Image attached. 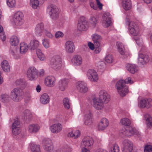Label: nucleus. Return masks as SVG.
<instances>
[{"instance_id": "obj_54", "label": "nucleus", "mask_w": 152, "mask_h": 152, "mask_svg": "<svg viewBox=\"0 0 152 152\" xmlns=\"http://www.w3.org/2000/svg\"><path fill=\"white\" fill-rule=\"evenodd\" d=\"M146 107L148 108L152 106V99L150 98L146 99Z\"/></svg>"}, {"instance_id": "obj_57", "label": "nucleus", "mask_w": 152, "mask_h": 152, "mask_svg": "<svg viewBox=\"0 0 152 152\" xmlns=\"http://www.w3.org/2000/svg\"><path fill=\"white\" fill-rule=\"evenodd\" d=\"M14 126L15 128H16L17 127H18L19 128H20V122L18 120H16L14 121V122L12 124V127H13V126Z\"/></svg>"}, {"instance_id": "obj_26", "label": "nucleus", "mask_w": 152, "mask_h": 152, "mask_svg": "<svg viewBox=\"0 0 152 152\" xmlns=\"http://www.w3.org/2000/svg\"><path fill=\"white\" fill-rule=\"evenodd\" d=\"M44 29L43 23H41L37 24L35 29V33L37 36H39L42 35Z\"/></svg>"}, {"instance_id": "obj_44", "label": "nucleus", "mask_w": 152, "mask_h": 152, "mask_svg": "<svg viewBox=\"0 0 152 152\" xmlns=\"http://www.w3.org/2000/svg\"><path fill=\"white\" fill-rule=\"evenodd\" d=\"M120 151L118 145L116 144H113L110 148V152H119Z\"/></svg>"}, {"instance_id": "obj_7", "label": "nucleus", "mask_w": 152, "mask_h": 152, "mask_svg": "<svg viewBox=\"0 0 152 152\" xmlns=\"http://www.w3.org/2000/svg\"><path fill=\"white\" fill-rule=\"evenodd\" d=\"M51 65L54 69L56 70L60 69L62 65L61 58L58 56L53 57L51 60Z\"/></svg>"}, {"instance_id": "obj_47", "label": "nucleus", "mask_w": 152, "mask_h": 152, "mask_svg": "<svg viewBox=\"0 0 152 152\" xmlns=\"http://www.w3.org/2000/svg\"><path fill=\"white\" fill-rule=\"evenodd\" d=\"M14 126L13 127H12V132L14 135H16L20 132V128H18V127L15 128Z\"/></svg>"}, {"instance_id": "obj_35", "label": "nucleus", "mask_w": 152, "mask_h": 152, "mask_svg": "<svg viewBox=\"0 0 152 152\" xmlns=\"http://www.w3.org/2000/svg\"><path fill=\"white\" fill-rule=\"evenodd\" d=\"M39 42L37 40H32L30 43L31 49L34 50L39 46Z\"/></svg>"}, {"instance_id": "obj_37", "label": "nucleus", "mask_w": 152, "mask_h": 152, "mask_svg": "<svg viewBox=\"0 0 152 152\" xmlns=\"http://www.w3.org/2000/svg\"><path fill=\"white\" fill-rule=\"evenodd\" d=\"M134 39L136 41L137 45L140 47V48H141V51L144 52L145 47L143 45V42L142 39L135 37L134 38Z\"/></svg>"}, {"instance_id": "obj_19", "label": "nucleus", "mask_w": 152, "mask_h": 152, "mask_svg": "<svg viewBox=\"0 0 152 152\" xmlns=\"http://www.w3.org/2000/svg\"><path fill=\"white\" fill-rule=\"evenodd\" d=\"M64 48L66 52L68 53H72L75 50V47L74 43L71 41H68L66 42Z\"/></svg>"}, {"instance_id": "obj_52", "label": "nucleus", "mask_w": 152, "mask_h": 152, "mask_svg": "<svg viewBox=\"0 0 152 152\" xmlns=\"http://www.w3.org/2000/svg\"><path fill=\"white\" fill-rule=\"evenodd\" d=\"M62 150L63 151V152H71L72 148L70 146L66 145L63 147Z\"/></svg>"}, {"instance_id": "obj_4", "label": "nucleus", "mask_w": 152, "mask_h": 152, "mask_svg": "<svg viewBox=\"0 0 152 152\" xmlns=\"http://www.w3.org/2000/svg\"><path fill=\"white\" fill-rule=\"evenodd\" d=\"M126 24L128 26V30L132 35L136 36L138 35L140 29L137 24L133 21H130L126 19Z\"/></svg>"}, {"instance_id": "obj_64", "label": "nucleus", "mask_w": 152, "mask_h": 152, "mask_svg": "<svg viewBox=\"0 0 152 152\" xmlns=\"http://www.w3.org/2000/svg\"><path fill=\"white\" fill-rule=\"evenodd\" d=\"M74 132L75 138H77L80 136V132L79 130H77L76 131H74Z\"/></svg>"}, {"instance_id": "obj_17", "label": "nucleus", "mask_w": 152, "mask_h": 152, "mask_svg": "<svg viewBox=\"0 0 152 152\" xmlns=\"http://www.w3.org/2000/svg\"><path fill=\"white\" fill-rule=\"evenodd\" d=\"M76 88L80 92L84 93L88 91L87 84L83 81H79L76 84Z\"/></svg>"}, {"instance_id": "obj_9", "label": "nucleus", "mask_w": 152, "mask_h": 152, "mask_svg": "<svg viewBox=\"0 0 152 152\" xmlns=\"http://www.w3.org/2000/svg\"><path fill=\"white\" fill-rule=\"evenodd\" d=\"M122 152H132L133 148L132 142L128 140H125L122 142Z\"/></svg>"}, {"instance_id": "obj_2", "label": "nucleus", "mask_w": 152, "mask_h": 152, "mask_svg": "<svg viewBox=\"0 0 152 152\" xmlns=\"http://www.w3.org/2000/svg\"><path fill=\"white\" fill-rule=\"evenodd\" d=\"M22 12L20 11L17 12L11 20L13 25L16 27L22 26L24 22Z\"/></svg>"}, {"instance_id": "obj_27", "label": "nucleus", "mask_w": 152, "mask_h": 152, "mask_svg": "<svg viewBox=\"0 0 152 152\" xmlns=\"http://www.w3.org/2000/svg\"><path fill=\"white\" fill-rule=\"evenodd\" d=\"M40 129V126L37 124L29 125L28 127V130L30 133H36Z\"/></svg>"}, {"instance_id": "obj_41", "label": "nucleus", "mask_w": 152, "mask_h": 152, "mask_svg": "<svg viewBox=\"0 0 152 152\" xmlns=\"http://www.w3.org/2000/svg\"><path fill=\"white\" fill-rule=\"evenodd\" d=\"M63 104L64 108L66 109H69L70 107V104L69 99L66 98H64L63 100Z\"/></svg>"}, {"instance_id": "obj_53", "label": "nucleus", "mask_w": 152, "mask_h": 152, "mask_svg": "<svg viewBox=\"0 0 152 152\" xmlns=\"http://www.w3.org/2000/svg\"><path fill=\"white\" fill-rule=\"evenodd\" d=\"M146 99H143L140 101L139 104L141 107L144 108L146 107Z\"/></svg>"}, {"instance_id": "obj_58", "label": "nucleus", "mask_w": 152, "mask_h": 152, "mask_svg": "<svg viewBox=\"0 0 152 152\" xmlns=\"http://www.w3.org/2000/svg\"><path fill=\"white\" fill-rule=\"evenodd\" d=\"M45 35L47 37L50 38H52L53 37V35L50 33V32L47 30H45Z\"/></svg>"}, {"instance_id": "obj_22", "label": "nucleus", "mask_w": 152, "mask_h": 152, "mask_svg": "<svg viewBox=\"0 0 152 152\" xmlns=\"http://www.w3.org/2000/svg\"><path fill=\"white\" fill-rule=\"evenodd\" d=\"M91 37L94 44L99 47L102 40L101 36L97 34H94L92 35Z\"/></svg>"}, {"instance_id": "obj_55", "label": "nucleus", "mask_w": 152, "mask_h": 152, "mask_svg": "<svg viewBox=\"0 0 152 152\" xmlns=\"http://www.w3.org/2000/svg\"><path fill=\"white\" fill-rule=\"evenodd\" d=\"M1 98L2 101L3 102H7L9 99V95L6 94H4L1 95Z\"/></svg>"}, {"instance_id": "obj_62", "label": "nucleus", "mask_w": 152, "mask_h": 152, "mask_svg": "<svg viewBox=\"0 0 152 152\" xmlns=\"http://www.w3.org/2000/svg\"><path fill=\"white\" fill-rule=\"evenodd\" d=\"M88 46L89 48L91 50H93L94 49V44L90 42H88Z\"/></svg>"}, {"instance_id": "obj_51", "label": "nucleus", "mask_w": 152, "mask_h": 152, "mask_svg": "<svg viewBox=\"0 0 152 152\" xmlns=\"http://www.w3.org/2000/svg\"><path fill=\"white\" fill-rule=\"evenodd\" d=\"M42 44L46 48L49 47V41L48 39H45L42 40Z\"/></svg>"}, {"instance_id": "obj_12", "label": "nucleus", "mask_w": 152, "mask_h": 152, "mask_svg": "<svg viewBox=\"0 0 152 152\" xmlns=\"http://www.w3.org/2000/svg\"><path fill=\"white\" fill-rule=\"evenodd\" d=\"M104 103L98 97H95L92 99V105L97 110H101L104 107Z\"/></svg>"}, {"instance_id": "obj_32", "label": "nucleus", "mask_w": 152, "mask_h": 152, "mask_svg": "<svg viewBox=\"0 0 152 152\" xmlns=\"http://www.w3.org/2000/svg\"><path fill=\"white\" fill-rule=\"evenodd\" d=\"M122 4L123 8L126 10H129L131 8V4L130 0H123Z\"/></svg>"}, {"instance_id": "obj_5", "label": "nucleus", "mask_w": 152, "mask_h": 152, "mask_svg": "<svg viewBox=\"0 0 152 152\" xmlns=\"http://www.w3.org/2000/svg\"><path fill=\"white\" fill-rule=\"evenodd\" d=\"M47 11L50 15L51 18L53 20H56L58 18L59 10L56 5L53 4L50 5L48 7Z\"/></svg>"}, {"instance_id": "obj_23", "label": "nucleus", "mask_w": 152, "mask_h": 152, "mask_svg": "<svg viewBox=\"0 0 152 152\" xmlns=\"http://www.w3.org/2000/svg\"><path fill=\"white\" fill-rule=\"evenodd\" d=\"M109 125V121L106 118H104L101 119L98 125V129L100 130L104 129Z\"/></svg>"}, {"instance_id": "obj_8", "label": "nucleus", "mask_w": 152, "mask_h": 152, "mask_svg": "<svg viewBox=\"0 0 152 152\" xmlns=\"http://www.w3.org/2000/svg\"><path fill=\"white\" fill-rule=\"evenodd\" d=\"M38 72L37 69L34 67L29 68L27 72L28 78L31 80L36 79L38 77Z\"/></svg>"}, {"instance_id": "obj_50", "label": "nucleus", "mask_w": 152, "mask_h": 152, "mask_svg": "<svg viewBox=\"0 0 152 152\" xmlns=\"http://www.w3.org/2000/svg\"><path fill=\"white\" fill-rule=\"evenodd\" d=\"M90 22L92 25V26L94 27L96 24V20L95 18L94 17H91L90 19Z\"/></svg>"}, {"instance_id": "obj_48", "label": "nucleus", "mask_w": 152, "mask_h": 152, "mask_svg": "<svg viewBox=\"0 0 152 152\" xmlns=\"http://www.w3.org/2000/svg\"><path fill=\"white\" fill-rule=\"evenodd\" d=\"M105 61L108 63H111L114 61L112 55H107L105 57Z\"/></svg>"}, {"instance_id": "obj_30", "label": "nucleus", "mask_w": 152, "mask_h": 152, "mask_svg": "<svg viewBox=\"0 0 152 152\" xmlns=\"http://www.w3.org/2000/svg\"><path fill=\"white\" fill-rule=\"evenodd\" d=\"M49 96L47 94L44 93L41 95L40 97V102L42 104H47L49 102Z\"/></svg>"}, {"instance_id": "obj_13", "label": "nucleus", "mask_w": 152, "mask_h": 152, "mask_svg": "<svg viewBox=\"0 0 152 152\" xmlns=\"http://www.w3.org/2000/svg\"><path fill=\"white\" fill-rule=\"evenodd\" d=\"M88 79L91 81L97 82L98 80L99 77L97 72L93 69L88 70L87 74Z\"/></svg>"}, {"instance_id": "obj_43", "label": "nucleus", "mask_w": 152, "mask_h": 152, "mask_svg": "<svg viewBox=\"0 0 152 152\" xmlns=\"http://www.w3.org/2000/svg\"><path fill=\"white\" fill-rule=\"evenodd\" d=\"M120 122L122 125L127 126H129L131 123V121L130 120L127 118L121 119Z\"/></svg>"}, {"instance_id": "obj_24", "label": "nucleus", "mask_w": 152, "mask_h": 152, "mask_svg": "<svg viewBox=\"0 0 152 152\" xmlns=\"http://www.w3.org/2000/svg\"><path fill=\"white\" fill-rule=\"evenodd\" d=\"M84 124L86 125H90L91 124L92 121L91 114L90 111L86 112L84 117Z\"/></svg>"}, {"instance_id": "obj_63", "label": "nucleus", "mask_w": 152, "mask_h": 152, "mask_svg": "<svg viewBox=\"0 0 152 152\" xmlns=\"http://www.w3.org/2000/svg\"><path fill=\"white\" fill-rule=\"evenodd\" d=\"M95 152H108V151L105 149L99 148L96 149Z\"/></svg>"}, {"instance_id": "obj_21", "label": "nucleus", "mask_w": 152, "mask_h": 152, "mask_svg": "<svg viewBox=\"0 0 152 152\" xmlns=\"http://www.w3.org/2000/svg\"><path fill=\"white\" fill-rule=\"evenodd\" d=\"M56 79L53 76L48 77L45 80V84L46 85L50 87L54 86L55 84Z\"/></svg>"}, {"instance_id": "obj_45", "label": "nucleus", "mask_w": 152, "mask_h": 152, "mask_svg": "<svg viewBox=\"0 0 152 152\" xmlns=\"http://www.w3.org/2000/svg\"><path fill=\"white\" fill-rule=\"evenodd\" d=\"M39 0H30V4L34 9H36L39 5Z\"/></svg>"}, {"instance_id": "obj_39", "label": "nucleus", "mask_w": 152, "mask_h": 152, "mask_svg": "<svg viewBox=\"0 0 152 152\" xmlns=\"http://www.w3.org/2000/svg\"><path fill=\"white\" fill-rule=\"evenodd\" d=\"M30 148L32 152H41L39 145L31 143L30 144Z\"/></svg>"}, {"instance_id": "obj_11", "label": "nucleus", "mask_w": 152, "mask_h": 152, "mask_svg": "<svg viewBox=\"0 0 152 152\" xmlns=\"http://www.w3.org/2000/svg\"><path fill=\"white\" fill-rule=\"evenodd\" d=\"M112 19L109 13H105L102 16V23L103 26L105 27L109 26L111 23Z\"/></svg>"}, {"instance_id": "obj_28", "label": "nucleus", "mask_w": 152, "mask_h": 152, "mask_svg": "<svg viewBox=\"0 0 152 152\" xmlns=\"http://www.w3.org/2000/svg\"><path fill=\"white\" fill-rule=\"evenodd\" d=\"M72 61L75 65L79 66L83 62L82 58L80 56L76 55L73 57Z\"/></svg>"}, {"instance_id": "obj_36", "label": "nucleus", "mask_w": 152, "mask_h": 152, "mask_svg": "<svg viewBox=\"0 0 152 152\" xmlns=\"http://www.w3.org/2000/svg\"><path fill=\"white\" fill-rule=\"evenodd\" d=\"M145 118L147 126L149 127H152V117L149 115L146 114Z\"/></svg>"}, {"instance_id": "obj_6", "label": "nucleus", "mask_w": 152, "mask_h": 152, "mask_svg": "<svg viewBox=\"0 0 152 152\" xmlns=\"http://www.w3.org/2000/svg\"><path fill=\"white\" fill-rule=\"evenodd\" d=\"M121 136H124L129 137L136 134L139 136L140 134L132 126H127L125 129L121 130L120 132Z\"/></svg>"}, {"instance_id": "obj_14", "label": "nucleus", "mask_w": 152, "mask_h": 152, "mask_svg": "<svg viewBox=\"0 0 152 152\" xmlns=\"http://www.w3.org/2000/svg\"><path fill=\"white\" fill-rule=\"evenodd\" d=\"M94 143L93 139L91 137L88 136L84 137L81 142V148H86L90 147Z\"/></svg>"}, {"instance_id": "obj_61", "label": "nucleus", "mask_w": 152, "mask_h": 152, "mask_svg": "<svg viewBox=\"0 0 152 152\" xmlns=\"http://www.w3.org/2000/svg\"><path fill=\"white\" fill-rule=\"evenodd\" d=\"M96 1L98 8L100 10H102V4L100 2L99 0H96Z\"/></svg>"}, {"instance_id": "obj_20", "label": "nucleus", "mask_w": 152, "mask_h": 152, "mask_svg": "<svg viewBox=\"0 0 152 152\" xmlns=\"http://www.w3.org/2000/svg\"><path fill=\"white\" fill-rule=\"evenodd\" d=\"M62 127V125L60 123H56L50 126V129L52 133L57 134L61 131Z\"/></svg>"}, {"instance_id": "obj_15", "label": "nucleus", "mask_w": 152, "mask_h": 152, "mask_svg": "<svg viewBox=\"0 0 152 152\" xmlns=\"http://www.w3.org/2000/svg\"><path fill=\"white\" fill-rule=\"evenodd\" d=\"M87 21L83 17H81L78 21L77 29L80 31H85L87 29Z\"/></svg>"}, {"instance_id": "obj_25", "label": "nucleus", "mask_w": 152, "mask_h": 152, "mask_svg": "<svg viewBox=\"0 0 152 152\" xmlns=\"http://www.w3.org/2000/svg\"><path fill=\"white\" fill-rule=\"evenodd\" d=\"M126 68L127 70L132 74H134L138 70L137 66L134 64H127Z\"/></svg>"}, {"instance_id": "obj_18", "label": "nucleus", "mask_w": 152, "mask_h": 152, "mask_svg": "<svg viewBox=\"0 0 152 152\" xmlns=\"http://www.w3.org/2000/svg\"><path fill=\"white\" fill-rule=\"evenodd\" d=\"M42 144L43 148L46 151H50L53 148V143L50 139H44L42 141Z\"/></svg>"}, {"instance_id": "obj_34", "label": "nucleus", "mask_w": 152, "mask_h": 152, "mask_svg": "<svg viewBox=\"0 0 152 152\" xmlns=\"http://www.w3.org/2000/svg\"><path fill=\"white\" fill-rule=\"evenodd\" d=\"M28 49L27 45L24 42H22L20 44V52L21 54L26 53Z\"/></svg>"}, {"instance_id": "obj_42", "label": "nucleus", "mask_w": 152, "mask_h": 152, "mask_svg": "<svg viewBox=\"0 0 152 152\" xmlns=\"http://www.w3.org/2000/svg\"><path fill=\"white\" fill-rule=\"evenodd\" d=\"M10 53L15 59H17L19 57L17 50L15 47L13 48L11 50Z\"/></svg>"}, {"instance_id": "obj_31", "label": "nucleus", "mask_w": 152, "mask_h": 152, "mask_svg": "<svg viewBox=\"0 0 152 152\" xmlns=\"http://www.w3.org/2000/svg\"><path fill=\"white\" fill-rule=\"evenodd\" d=\"M68 82V80L64 79L61 80L59 84V88L61 91H63L66 88Z\"/></svg>"}, {"instance_id": "obj_46", "label": "nucleus", "mask_w": 152, "mask_h": 152, "mask_svg": "<svg viewBox=\"0 0 152 152\" xmlns=\"http://www.w3.org/2000/svg\"><path fill=\"white\" fill-rule=\"evenodd\" d=\"M24 119H27L30 117L31 116V114L29 110H26L23 113V115Z\"/></svg>"}, {"instance_id": "obj_3", "label": "nucleus", "mask_w": 152, "mask_h": 152, "mask_svg": "<svg viewBox=\"0 0 152 152\" xmlns=\"http://www.w3.org/2000/svg\"><path fill=\"white\" fill-rule=\"evenodd\" d=\"M24 92L23 90L19 88H15L13 89L10 93V97L15 102H18L23 98Z\"/></svg>"}, {"instance_id": "obj_10", "label": "nucleus", "mask_w": 152, "mask_h": 152, "mask_svg": "<svg viewBox=\"0 0 152 152\" xmlns=\"http://www.w3.org/2000/svg\"><path fill=\"white\" fill-rule=\"evenodd\" d=\"M150 59V57L146 53H140L138 55V63L140 65L146 64Z\"/></svg>"}, {"instance_id": "obj_33", "label": "nucleus", "mask_w": 152, "mask_h": 152, "mask_svg": "<svg viewBox=\"0 0 152 152\" xmlns=\"http://www.w3.org/2000/svg\"><path fill=\"white\" fill-rule=\"evenodd\" d=\"M1 66L3 70L5 72H8L10 70V66L7 61H3L1 63Z\"/></svg>"}, {"instance_id": "obj_59", "label": "nucleus", "mask_w": 152, "mask_h": 152, "mask_svg": "<svg viewBox=\"0 0 152 152\" xmlns=\"http://www.w3.org/2000/svg\"><path fill=\"white\" fill-rule=\"evenodd\" d=\"M145 151L148 152H152V145H146L145 147Z\"/></svg>"}, {"instance_id": "obj_16", "label": "nucleus", "mask_w": 152, "mask_h": 152, "mask_svg": "<svg viewBox=\"0 0 152 152\" xmlns=\"http://www.w3.org/2000/svg\"><path fill=\"white\" fill-rule=\"evenodd\" d=\"M99 99L101 100L105 103H107L110 100V96L107 92L104 90H101L99 91Z\"/></svg>"}, {"instance_id": "obj_60", "label": "nucleus", "mask_w": 152, "mask_h": 152, "mask_svg": "<svg viewBox=\"0 0 152 152\" xmlns=\"http://www.w3.org/2000/svg\"><path fill=\"white\" fill-rule=\"evenodd\" d=\"M90 5L91 8L94 10H96L97 9L96 5L93 2L90 1Z\"/></svg>"}, {"instance_id": "obj_29", "label": "nucleus", "mask_w": 152, "mask_h": 152, "mask_svg": "<svg viewBox=\"0 0 152 152\" xmlns=\"http://www.w3.org/2000/svg\"><path fill=\"white\" fill-rule=\"evenodd\" d=\"M118 50L119 53L122 55H124L125 53V50L124 45L120 42L116 43Z\"/></svg>"}, {"instance_id": "obj_38", "label": "nucleus", "mask_w": 152, "mask_h": 152, "mask_svg": "<svg viewBox=\"0 0 152 152\" xmlns=\"http://www.w3.org/2000/svg\"><path fill=\"white\" fill-rule=\"evenodd\" d=\"M10 43L12 46H15L19 43V39L17 37L14 36L11 37L10 40Z\"/></svg>"}, {"instance_id": "obj_40", "label": "nucleus", "mask_w": 152, "mask_h": 152, "mask_svg": "<svg viewBox=\"0 0 152 152\" xmlns=\"http://www.w3.org/2000/svg\"><path fill=\"white\" fill-rule=\"evenodd\" d=\"M36 53L39 59L42 61L45 59V56L42 53L41 50L39 49L36 50Z\"/></svg>"}, {"instance_id": "obj_1", "label": "nucleus", "mask_w": 152, "mask_h": 152, "mask_svg": "<svg viewBox=\"0 0 152 152\" xmlns=\"http://www.w3.org/2000/svg\"><path fill=\"white\" fill-rule=\"evenodd\" d=\"M134 83L130 77H128L125 80H120L116 83L115 87L118 94L121 96H125L128 92V87L126 83L132 84Z\"/></svg>"}, {"instance_id": "obj_49", "label": "nucleus", "mask_w": 152, "mask_h": 152, "mask_svg": "<svg viewBox=\"0 0 152 152\" xmlns=\"http://www.w3.org/2000/svg\"><path fill=\"white\" fill-rule=\"evenodd\" d=\"M7 5L10 7H12L15 6L16 1L15 0H7Z\"/></svg>"}, {"instance_id": "obj_56", "label": "nucleus", "mask_w": 152, "mask_h": 152, "mask_svg": "<svg viewBox=\"0 0 152 152\" xmlns=\"http://www.w3.org/2000/svg\"><path fill=\"white\" fill-rule=\"evenodd\" d=\"M63 36V33L60 31H58L56 32L55 35V37L56 38H58L61 37H62Z\"/></svg>"}]
</instances>
